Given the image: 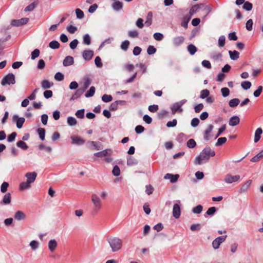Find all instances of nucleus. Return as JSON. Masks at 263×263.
I'll list each match as a JSON object with an SVG mask.
<instances>
[{
    "mask_svg": "<svg viewBox=\"0 0 263 263\" xmlns=\"http://www.w3.org/2000/svg\"><path fill=\"white\" fill-rule=\"evenodd\" d=\"M215 152L209 146H206L200 153L195 160V164L200 165L209 161L210 157H214Z\"/></svg>",
    "mask_w": 263,
    "mask_h": 263,
    "instance_id": "obj_1",
    "label": "nucleus"
},
{
    "mask_svg": "<svg viewBox=\"0 0 263 263\" xmlns=\"http://www.w3.org/2000/svg\"><path fill=\"white\" fill-rule=\"evenodd\" d=\"M112 252L119 251L122 249L123 241L118 237H110L107 239Z\"/></svg>",
    "mask_w": 263,
    "mask_h": 263,
    "instance_id": "obj_2",
    "label": "nucleus"
},
{
    "mask_svg": "<svg viewBox=\"0 0 263 263\" xmlns=\"http://www.w3.org/2000/svg\"><path fill=\"white\" fill-rule=\"evenodd\" d=\"M91 201L93 204L92 213L96 214L102 207L101 201L97 195L93 194L91 195Z\"/></svg>",
    "mask_w": 263,
    "mask_h": 263,
    "instance_id": "obj_3",
    "label": "nucleus"
},
{
    "mask_svg": "<svg viewBox=\"0 0 263 263\" xmlns=\"http://www.w3.org/2000/svg\"><path fill=\"white\" fill-rule=\"evenodd\" d=\"M15 83V76L12 73H10L5 76L1 81V84L3 86H5L6 85L14 84Z\"/></svg>",
    "mask_w": 263,
    "mask_h": 263,
    "instance_id": "obj_4",
    "label": "nucleus"
},
{
    "mask_svg": "<svg viewBox=\"0 0 263 263\" xmlns=\"http://www.w3.org/2000/svg\"><path fill=\"white\" fill-rule=\"evenodd\" d=\"M180 200H178L176 201V203L174 204L173 208V215L175 218L178 219L180 217Z\"/></svg>",
    "mask_w": 263,
    "mask_h": 263,
    "instance_id": "obj_5",
    "label": "nucleus"
},
{
    "mask_svg": "<svg viewBox=\"0 0 263 263\" xmlns=\"http://www.w3.org/2000/svg\"><path fill=\"white\" fill-rule=\"evenodd\" d=\"M227 235L219 236L215 238L212 242V246L214 249H217L219 248L220 245L226 240Z\"/></svg>",
    "mask_w": 263,
    "mask_h": 263,
    "instance_id": "obj_6",
    "label": "nucleus"
},
{
    "mask_svg": "<svg viewBox=\"0 0 263 263\" xmlns=\"http://www.w3.org/2000/svg\"><path fill=\"white\" fill-rule=\"evenodd\" d=\"M240 176L239 175L233 176L230 174H228L226 175L224 178V181L227 183H232L233 182L238 181L240 179Z\"/></svg>",
    "mask_w": 263,
    "mask_h": 263,
    "instance_id": "obj_7",
    "label": "nucleus"
},
{
    "mask_svg": "<svg viewBox=\"0 0 263 263\" xmlns=\"http://www.w3.org/2000/svg\"><path fill=\"white\" fill-rule=\"evenodd\" d=\"M29 21V18L27 17H23L20 20H12L11 22V25L13 26H21L26 24Z\"/></svg>",
    "mask_w": 263,
    "mask_h": 263,
    "instance_id": "obj_8",
    "label": "nucleus"
},
{
    "mask_svg": "<svg viewBox=\"0 0 263 263\" xmlns=\"http://www.w3.org/2000/svg\"><path fill=\"white\" fill-rule=\"evenodd\" d=\"M12 120L14 122H16V126L18 128H21L23 126V124L25 121V119L23 117L19 118L18 116L16 115H15L13 116Z\"/></svg>",
    "mask_w": 263,
    "mask_h": 263,
    "instance_id": "obj_9",
    "label": "nucleus"
},
{
    "mask_svg": "<svg viewBox=\"0 0 263 263\" xmlns=\"http://www.w3.org/2000/svg\"><path fill=\"white\" fill-rule=\"evenodd\" d=\"M72 143L78 145H83L85 143V140L79 136H71Z\"/></svg>",
    "mask_w": 263,
    "mask_h": 263,
    "instance_id": "obj_10",
    "label": "nucleus"
},
{
    "mask_svg": "<svg viewBox=\"0 0 263 263\" xmlns=\"http://www.w3.org/2000/svg\"><path fill=\"white\" fill-rule=\"evenodd\" d=\"M213 128L214 126L212 124H209L208 125V127L203 133V138L205 141H208L210 139V134H211Z\"/></svg>",
    "mask_w": 263,
    "mask_h": 263,
    "instance_id": "obj_11",
    "label": "nucleus"
},
{
    "mask_svg": "<svg viewBox=\"0 0 263 263\" xmlns=\"http://www.w3.org/2000/svg\"><path fill=\"white\" fill-rule=\"evenodd\" d=\"M179 177V175L178 174H172L170 173H167L164 176V179L170 180V182L172 183H175L178 180Z\"/></svg>",
    "mask_w": 263,
    "mask_h": 263,
    "instance_id": "obj_12",
    "label": "nucleus"
},
{
    "mask_svg": "<svg viewBox=\"0 0 263 263\" xmlns=\"http://www.w3.org/2000/svg\"><path fill=\"white\" fill-rule=\"evenodd\" d=\"M94 55V52L91 50H86L83 52L82 56L84 59L86 61H90Z\"/></svg>",
    "mask_w": 263,
    "mask_h": 263,
    "instance_id": "obj_13",
    "label": "nucleus"
},
{
    "mask_svg": "<svg viewBox=\"0 0 263 263\" xmlns=\"http://www.w3.org/2000/svg\"><path fill=\"white\" fill-rule=\"evenodd\" d=\"M25 176L27 178V181H29L30 183H32L35 181L37 177V173L35 172H28L27 173Z\"/></svg>",
    "mask_w": 263,
    "mask_h": 263,
    "instance_id": "obj_14",
    "label": "nucleus"
},
{
    "mask_svg": "<svg viewBox=\"0 0 263 263\" xmlns=\"http://www.w3.org/2000/svg\"><path fill=\"white\" fill-rule=\"evenodd\" d=\"M84 92L85 91L84 90V89H82L81 87L77 89V90L71 96V98L70 99V101L78 99L83 94Z\"/></svg>",
    "mask_w": 263,
    "mask_h": 263,
    "instance_id": "obj_15",
    "label": "nucleus"
},
{
    "mask_svg": "<svg viewBox=\"0 0 263 263\" xmlns=\"http://www.w3.org/2000/svg\"><path fill=\"white\" fill-rule=\"evenodd\" d=\"M48 247L51 252H53L58 247V242L54 239H51L49 241Z\"/></svg>",
    "mask_w": 263,
    "mask_h": 263,
    "instance_id": "obj_16",
    "label": "nucleus"
},
{
    "mask_svg": "<svg viewBox=\"0 0 263 263\" xmlns=\"http://www.w3.org/2000/svg\"><path fill=\"white\" fill-rule=\"evenodd\" d=\"M87 143L89 144L88 148L91 149L99 150L101 149V144L99 142L88 141Z\"/></svg>",
    "mask_w": 263,
    "mask_h": 263,
    "instance_id": "obj_17",
    "label": "nucleus"
},
{
    "mask_svg": "<svg viewBox=\"0 0 263 263\" xmlns=\"http://www.w3.org/2000/svg\"><path fill=\"white\" fill-rule=\"evenodd\" d=\"M184 41V37L182 36H178L173 39L174 46L177 47L181 45Z\"/></svg>",
    "mask_w": 263,
    "mask_h": 263,
    "instance_id": "obj_18",
    "label": "nucleus"
},
{
    "mask_svg": "<svg viewBox=\"0 0 263 263\" xmlns=\"http://www.w3.org/2000/svg\"><path fill=\"white\" fill-rule=\"evenodd\" d=\"M181 107L182 106L178 102L173 104L171 107L172 114L174 115L177 111L182 112L183 111V109L181 108Z\"/></svg>",
    "mask_w": 263,
    "mask_h": 263,
    "instance_id": "obj_19",
    "label": "nucleus"
},
{
    "mask_svg": "<svg viewBox=\"0 0 263 263\" xmlns=\"http://www.w3.org/2000/svg\"><path fill=\"white\" fill-rule=\"evenodd\" d=\"M74 63V59L72 57L68 55L65 58L63 61V64L67 67L72 65Z\"/></svg>",
    "mask_w": 263,
    "mask_h": 263,
    "instance_id": "obj_20",
    "label": "nucleus"
},
{
    "mask_svg": "<svg viewBox=\"0 0 263 263\" xmlns=\"http://www.w3.org/2000/svg\"><path fill=\"white\" fill-rule=\"evenodd\" d=\"M240 119L237 116L232 117L229 120V125L232 126H235L239 123Z\"/></svg>",
    "mask_w": 263,
    "mask_h": 263,
    "instance_id": "obj_21",
    "label": "nucleus"
},
{
    "mask_svg": "<svg viewBox=\"0 0 263 263\" xmlns=\"http://www.w3.org/2000/svg\"><path fill=\"white\" fill-rule=\"evenodd\" d=\"M11 194L9 193L6 194L2 201H1V204H9L11 203Z\"/></svg>",
    "mask_w": 263,
    "mask_h": 263,
    "instance_id": "obj_22",
    "label": "nucleus"
},
{
    "mask_svg": "<svg viewBox=\"0 0 263 263\" xmlns=\"http://www.w3.org/2000/svg\"><path fill=\"white\" fill-rule=\"evenodd\" d=\"M111 153V150L110 149H105L94 154V155L98 157H105L108 155H110Z\"/></svg>",
    "mask_w": 263,
    "mask_h": 263,
    "instance_id": "obj_23",
    "label": "nucleus"
},
{
    "mask_svg": "<svg viewBox=\"0 0 263 263\" xmlns=\"http://www.w3.org/2000/svg\"><path fill=\"white\" fill-rule=\"evenodd\" d=\"M26 217L25 214L21 211H17L14 216L15 219L17 220H21L24 219Z\"/></svg>",
    "mask_w": 263,
    "mask_h": 263,
    "instance_id": "obj_24",
    "label": "nucleus"
},
{
    "mask_svg": "<svg viewBox=\"0 0 263 263\" xmlns=\"http://www.w3.org/2000/svg\"><path fill=\"white\" fill-rule=\"evenodd\" d=\"M53 85V82H50L47 80H44L41 83L42 87L44 89H48Z\"/></svg>",
    "mask_w": 263,
    "mask_h": 263,
    "instance_id": "obj_25",
    "label": "nucleus"
},
{
    "mask_svg": "<svg viewBox=\"0 0 263 263\" xmlns=\"http://www.w3.org/2000/svg\"><path fill=\"white\" fill-rule=\"evenodd\" d=\"M191 16L187 15L184 16L182 20L181 26L184 28L185 29H186L187 28L188 23L191 19Z\"/></svg>",
    "mask_w": 263,
    "mask_h": 263,
    "instance_id": "obj_26",
    "label": "nucleus"
},
{
    "mask_svg": "<svg viewBox=\"0 0 263 263\" xmlns=\"http://www.w3.org/2000/svg\"><path fill=\"white\" fill-rule=\"evenodd\" d=\"M112 8L116 11H119L123 8V3L120 1H115L112 4Z\"/></svg>",
    "mask_w": 263,
    "mask_h": 263,
    "instance_id": "obj_27",
    "label": "nucleus"
},
{
    "mask_svg": "<svg viewBox=\"0 0 263 263\" xmlns=\"http://www.w3.org/2000/svg\"><path fill=\"white\" fill-rule=\"evenodd\" d=\"M262 133V130L261 128H258L255 133L254 142H257L260 139V135Z\"/></svg>",
    "mask_w": 263,
    "mask_h": 263,
    "instance_id": "obj_28",
    "label": "nucleus"
},
{
    "mask_svg": "<svg viewBox=\"0 0 263 263\" xmlns=\"http://www.w3.org/2000/svg\"><path fill=\"white\" fill-rule=\"evenodd\" d=\"M251 182H252V181L250 180H249L247 181H246L240 189L239 192L240 193L245 192L248 190V189L249 187V186H250Z\"/></svg>",
    "mask_w": 263,
    "mask_h": 263,
    "instance_id": "obj_29",
    "label": "nucleus"
},
{
    "mask_svg": "<svg viewBox=\"0 0 263 263\" xmlns=\"http://www.w3.org/2000/svg\"><path fill=\"white\" fill-rule=\"evenodd\" d=\"M263 158V149L258 154L256 155L254 157L251 158V161L253 162H256L260 160Z\"/></svg>",
    "mask_w": 263,
    "mask_h": 263,
    "instance_id": "obj_30",
    "label": "nucleus"
},
{
    "mask_svg": "<svg viewBox=\"0 0 263 263\" xmlns=\"http://www.w3.org/2000/svg\"><path fill=\"white\" fill-rule=\"evenodd\" d=\"M201 5H202V4H197L193 6L190 9V14L191 15V16L193 15L194 13H195L196 12H197L201 8Z\"/></svg>",
    "mask_w": 263,
    "mask_h": 263,
    "instance_id": "obj_31",
    "label": "nucleus"
},
{
    "mask_svg": "<svg viewBox=\"0 0 263 263\" xmlns=\"http://www.w3.org/2000/svg\"><path fill=\"white\" fill-rule=\"evenodd\" d=\"M240 103V100L238 98H234L230 100L229 105L231 107H236Z\"/></svg>",
    "mask_w": 263,
    "mask_h": 263,
    "instance_id": "obj_32",
    "label": "nucleus"
},
{
    "mask_svg": "<svg viewBox=\"0 0 263 263\" xmlns=\"http://www.w3.org/2000/svg\"><path fill=\"white\" fill-rule=\"evenodd\" d=\"M229 53L230 54V58L232 60H236L239 58V53L238 51L236 50H234L233 51H229Z\"/></svg>",
    "mask_w": 263,
    "mask_h": 263,
    "instance_id": "obj_33",
    "label": "nucleus"
},
{
    "mask_svg": "<svg viewBox=\"0 0 263 263\" xmlns=\"http://www.w3.org/2000/svg\"><path fill=\"white\" fill-rule=\"evenodd\" d=\"M187 51L191 55L194 54L197 51L196 47L193 44H190L187 47Z\"/></svg>",
    "mask_w": 263,
    "mask_h": 263,
    "instance_id": "obj_34",
    "label": "nucleus"
},
{
    "mask_svg": "<svg viewBox=\"0 0 263 263\" xmlns=\"http://www.w3.org/2000/svg\"><path fill=\"white\" fill-rule=\"evenodd\" d=\"M91 84L90 80L87 78L84 79V82L83 83V86L81 87V88L85 91L88 88L89 86Z\"/></svg>",
    "mask_w": 263,
    "mask_h": 263,
    "instance_id": "obj_35",
    "label": "nucleus"
},
{
    "mask_svg": "<svg viewBox=\"0 0 263 263\" xmlns=\"http://www.w3.org/2000/svg\"><path fill=\"white\" fill-rule=\"evenodd\" d=\"M16 145L17 147H18L24 150H26L28 148V146L27 145V144L23 141H21V140L17 142Z\"/></svg>",
    "mask_w": 263,
    "mask_h": 263,
    "instance_id": "obj_36",
    "label": "nucleus"
},
{
    "mask_svg": "<svg viewBox=\"0 0 263 263\" xmlns=\"http://www.w3.org/2000/svg\"><path fill=\"white\" fill-rule=\"evenodd\" d=\"M95 90H96L95 87L94 86H91L90 88V89H89V90H88L86 92V93L85 95V97L89 98V97H92L95 94Z\"/></svg>",
    "mask_w": 263,
    "mask_h": 263,
    "instance_id": "obj_37",
    "label": "nucleus"
},
{
    "mask_svg": "<svg viewBox=\"0 0 263 263\" xmlns=\"http://www.w3.org/2000/svg\"><path fill=\"white\" fill-rule=\"evenodd\" d=\"M67 123L69 126H74L77 124V121L73 117H68L67 118Z\"/></svg>",
    "mask_w": 263,
    "mask_h": 263,
    "instance_id": "obj_38",
    "label": "nucleus"
},
{
    "mask_svg": "<svg viewBox=\"0 0 263 263\" xmlns=\"http://www.w3.org/2000/svg\"><path fill=\"white\" fill-rule=\"evenodd\" d=\"M252 84L249 81H245L241 83V86L245 90H248L251 87Z\"/></svg>",
    "mask_w": 263,
    "mask_h": 263,
    "instance_id": "obj_39",
    "label": "nucleus"
},
{
    "mask_svg": "<svg viewBox=\"0 0 263 263\" xmlns=\"http://www.w3.org/2000/svg\"><path fill=\"white\" fill-rule=\"evenodd\" d=\"M37 133L39 135L40 138L42 140H44L45 136V129L43 128H39L37 129Z\"/></svg>",
    "mask_w": 263,
    "mask_h": 263,
    "instance_id": "obj_40",
    "label": "nucleus"
},
{
    "mask_svg": "<svg viewBox=\"0 0 263 263\" xmlns=\"http://www.w3.org/2000/svg\"><path fill=\"white\" fill-rule=\"evenodd\" d=\"M29 181L23 182L21 183L20 188L22 190L29 189L31 187Z\"/></svg>",
    "mask_w": 263,
    "mask_h": 263,
    "instance_id": "obj_41",
    "label": "nucleus"
},
{
    "mask_svg": "<svg viewBox=\"0 0 263 263\" xmlns=\"http://www.w3.org/2000/svg\"><path fill=\"white\" fill-rule=\"evenodd\" d=\"M60 46V43L57 41H52L49 44L50 48L53 49H58Z\"/></svg>",
    "mask_w": 263,
    "mask_h": 263,
    "instance_id": "obj_42",
    "label": "nucleus"
},
{
    "mask_svg": "<svg viewBox=\"0 0 263 263\" xmlns=\"http://www.w3.org/2000/svg\"><path fill=\"white\" fill-rule=\"evenodd\" d=\"M137 164V161L136 159L133 157H129L127 158V165L128 166H132Z\"/></svg>",
    "mask_w": 263,
    "mask_h": 263,
    "instance_id": "obj_43",
    "label": "nucleus"
},
{
    "mask_svg": "<svg viewBox=\"0 0 263 263\" xmlns=\"http://www.w3.org/2000/svg\"><path fill=\"white\" fill-rule=\"evenodd\" d=\"M186 139V136L183 133H180L176 137V140L179 143L184 141Z\"/></svg>",
    "mask_w": 263,
    "mask_h": 263,
    "instance_id": "obj_44",
    "label": "nucleus"
},
{
    "mask_svg": "<svg viewBox=\"0 0 263 263\" xmlns=\"http://www.w3.org/2000/svg\"><path fill=\"white\" fill-rule=\"evenodd\" d=\"M83 43L87 45L91 44V38L88 34H85L83 36Z\"/></svg>",
    "mask_w": 263,
    "mask_h": 263,
    "instance_id": "obj_45",
    "label": "nucleus"
},
{
    "mask_svg": "<svg viewBox=\"0 0 263 263\" xmlns=\"http://www.w3.org/2000/svg\"><path fill=\"white\" fill-rule=\"evenodd\" d=\"M168 112L165 110H162L158 114V118L159 119H163L164 117H167Z\"/></svg>",
    "mask_w": 263,
    "mask_h": 263,
    "instance_id": "obj_46",
    "label": "nucleus"
},
{
    "mask_svg": "<svg viewBox=\"0 0 263 263\" xmlns=\"http://www.w3.org/2000/svg\"><path fill=\"white\" fill-rule=\"evenodd\" d=\"M203 209V207L201 205H198L197 206L194 207L192 209V212L195 214H200L201 213Z\"/></svg>",
    "mask_w": 263,
    "mask_h": 263,
    "instance_id": "obj_47",
    "label": "nucleus"
},
{
    "mask_svg": "<svg viewBox=\"0 0 263 263\" xmlns=\"http://www.w3.org/2000/svg\"><path fill=\"white\" fill-rule=\"evenodd\" d=\"M112 100V97L111 95L104 94L102 97V100L104 102H109Z\"/></svg>",
    "mask_w": 263,
    "mask_h": 263,
    "instance_id": "obj_48",
    "label": "nucleus"
},
{
    "mask_svg": "<svg viewBox=\"0 0 263 263\" xmlns=\"http://www.w3.org/2000/svg\"><path fill=\"white\" fill-rule=\"evenodd\" d=\"M210 95V91L208 89H203L200 92V97L201 99L206 98Z\"/></svg>",
    "mask_w": 263,
    "mask_h": 263,
    "instance_id": "obj_49",
    "label": "nucleus"
},
{
    "mask_svg": "<svg viewBox=\"0 0 263 263\" xmlns=\"http://www.w3.org/2000/svg\"><path fill=\"white\" fill-rule=\"evenodd\" d=\"M252 8L253 5L251 3L249 2H245L243 6V9L246 10V11H251L252 9Z\"/></svg>",
    "mask_w": 263,
    "mask_h": 263,
    "instance_id": "obj_50",
    "label": "nucleus"
},
{
    "mask_svg": "<svg viewBox=\"0 0 263 263\" xmlns=\"http://www.w3.org/2000/svg\"><path fill=\"white\" fill-rule=\"evenodd\" d=\"M29 246L32 250H35L39 248V243L36 240H32L30 242Z\"/></svg>",
    "mask_w": 263,
    "mask_h": 263,
    "instance_id": "obj_51",
    "label": "nucleus"
},
{
    "mask_svg": "<svg viewBox=\"0 0 263 263\" xmlns=\"http://www.w3.org/2000/svg\"><path fill=\"white\" fill-rule=\"evenodd\" d=\"M186 145L189 148H193L196 146V143L193 139H190L187 142Z\"/></svg>",
    "mask_w": 263,
    "mask_h": 263,
    "instance_id": "obj_52",
    "label": "nucleus"
},
{
    "mask_svg": "<svg viewBox=\"0 0 263 263\" xmlns=\"http://www.w3.org/2000/svg\"><path fill=\"white\" fill-rule=\"evenodd\" d=\"M84 112L85 110L84 109H81L77 110L75 115L77 117V118L80 119H83L84 117Z\"/></svg>",
    "mask_w": 263,
    "mask_h": 263,
    "instance_id": "obj_53",
    "label": "nucleus"
},
{
    "mask_svg": "<svg viewBox=\"0 0 263 263\" xmlns=\"http://www.w3.org/2000/svg\"><path fill=\"white\" fill-rule=\"evenodd\" d=\"M129 45V42L128 40H125L122 43L121 48L124 51H126L128 48Z\"/></svg>",
    "mask_w": 263,
    "mask_h": 263,
    "instance_id": "obj_54",
    "label": "nucleus"
},
{
    "mask_svg": "<svg viewBox=\"0 0 263 263\" xmlns=\"http://www.w3.org/2000/svg\"><path fill=\"white\" fill-rule=\"evenodd\" d=\"M40 51L39 50V49H34L32 52H31V59L32 60H34L36 58H37L39 55H40Z\"/></svg>",
    "mask_w": 263,
    "mask_h": 263,
    "instance_id": "obj_55",
    "label": "nucleus"
},
{
    "mask_svg": "<svg viewBox=\"0 0 263 263\" xmlns=\"http://www.w3.org/2000/svg\"><path fill=\"white\" fill-rule=\"evenodd\" d=\"M156 52V48L152 46V45H149L147 49V54H149V55H152V54H154L155 52Z\"/></svg>",
    "mask_w": 263,
    "mask_h": 263,
    "instance_id": "obj_56",
    "label": "nucleus"
},
{
    "mask_svg": "<svg viewBox=\"0 0 263 263\" xmlns=\"http://www.w3.org/2000/svg\"><path fill=\"white\" fill-rule=\"evenodd\" d=\"M227 141V138L226 137H221L219 138L217 142L215 144V145L216 146H219L220 145H222L223 144L225 143Z\"/></svg>",
    "mask_w": 263,
    "mask_h": 263,
    "instance_id": "obj_57",
    "label": "nucleus"
},
{
    "mask_svg": "<svg viewBox=\"0 0 263 263\" xmlns=\"http://www.w3.org/2000/svg\"><path fill=\"white\" fill-rule=\"evenodd\" d=\"M200 121L198 118H194L191 120V125L193 127H196L198 126Z\"/></svg>",
    "mask_w": 263,
    "mask_h": 263,
    "instance_id": "obj_58",
    "label": "nucleus"
},
{
    "mask_svg": "<svg viewBox=\"0 0 263 263\" xmlns=\"http://www.w3.org/2000/svg\"><path fill=\"white\" fill-rule=\"evenodd\" d=\"M76 13L77 15V17L79 19H82L84 16V14L83 11H82L81 9L79 8L76 9Z\"/></svg>",
    "mask_w": 263,
    "mask_h": 263,
    "instance_id": "obj_59",
    "label": "nucleus"
},
{
    "mask_svg": "<svg viewBox=\"0 0 263 263\" xmlns=\"http://www.w3.org/2000/svg\"><path fill=\"white\" fill-rule=\"evenodd\" d=\"M262 86H258L257 89L253 93L254 96L256 98L258 97L262 91Z\"/></svg>",
    "mask_w": 263,
    "mask_h": 263,
    "instance_id": "obj_60",
    "label": "nucleus"
},
{
    "mask_svg": "<svg viewBox=\"0 0 263 263\" xmlns=\"http://www.w3.org/2000/svg\"><path fill=\"white\" fill-rule=\"evenodd\" d=\"M54 79L57 81H61L64 79V74L61 72H58L54 75Z\"/></svg>",
    "mask_w": 263,
    "mask_h": 263,
    "instance_id": "obj_61",
    "label": "nucleus"
},
{
    "mask_svg": "<svg viewBox=\"0 0 263 263\" xmlns=\"http://www.w3.org/2000/svg\"><path fill=\"white\" fill-rule=\"evenodd\" d=\"M226 37L224 35H221L218 39V45L220 47H222L225 45Z\"/></svg>",
    "mask_w": 263,
    "mask_h": 263,
    "instance_id": "obj_62",
    "label": "nucleus"
},
{
    "mask_svg": "<svg viewBox=\"0 0 263 263\" xmlns=\"http://www.w3.org/2000/svg\"><path fill=\"white\" fill-rule=\"evenodd\" d=\"M112 174L115 176H118L120 174V170L118 165H115L112 171Z\"/></svg>",
    "mask_w": 263,
    "mask_h": 263,
    "instance_id": "obj_63",
    "label": "nucleus"
},
{
    "mask_svg": "<svg viewBox=\"0 0 263 263\" xmlns=\"http://www.w3.org/2000/svg\"><path fill=\"white\" fill-rule=\"evenodd\" d=\"M66 29L70 33L73 34L78 29L76 27L70 25L67 26Z\"/></svg>",
    "mask_w": 263,
    "mask_h": 263,
    "instance_id": "obj_64",
    "label": "nucleus"
}]
</instances>
